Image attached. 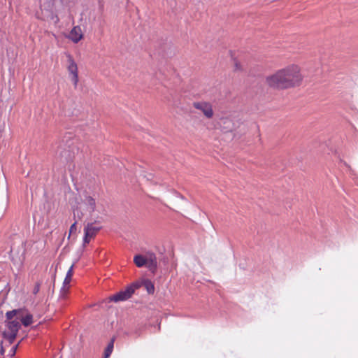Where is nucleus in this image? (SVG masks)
Masks as SVG:
<instances>
[{
  "mask_svg": "<svg viewBox=\"0 0 358 358\" xmlns=\"http://www.w3.org/2000/svg\"><path fill=\"white\" fill-rule=\"evenodd\" d=\"M301 79L299 67L293 65L267 77L266 82L271 87L287 89L299 85Z\"/></svg>",
  "mask_w": 358,
  "mask_h": 358,
  "instance_id": "obj_1",
  "label": "nucleus"
},
{
  "mask_svg": "<svg viewBox=\"0 0 358 358\" xmlns=\"http://www.w3.org/2000/svg\"><path fill=\"white\" fill-rule=\"evenodd\" d=\"M4 324L8 331H3L2 332V337L6 339L10 344H12L14 343L18 331L21 328L20 317H15L13 320H5Z\"/></svg>",
  "mask_w": 358,
  "mask_h": 358,
  "instance_id": "obj_2",
  "label": "nucleus"
},
{
  "mask_svg": "<svg viewBox=\"0 0 358 358\" xmlns=\"http://www.w3.org/2000/svg\"><path fill=\"white\" fill-rule=\"evenodd\" d=\"M138 287H140V285L138 283H132L127 286L124 289L120 290L110 296L109 299L110 301L115 303L127 301L131 297L135 290Z\"/></svg>",
  "mask_w": 358,
  "mask_h": 358,
  "instance_id": "obj_3",
  "label": "nucleus"
},
{
  "mask_svg": "<svg viewBox=\"0 0 358 358\" xmlns=\"http://www.w3.org/2000/svg\"><path fill=\"white\" fill-rule=\"evenodd\" d=\"M101 229V226H94V223H88L84 229V237L83 246L89 243L90 238L96 235V234Z\"/></svg>",
  "mask_w": 358,
  "mask_h": 358,
  "instance_id": "obj_4",
  "label": "nucleus"
},
{
  "mask_svg": "<svg viewBox=\"0 0 358 358\" xmlns=\"http://www.w3.org/2000/svg\"><path fill=\"white\" fill-rule=\"evenodd\" d=\"M193 106L195 108L203 112L208 118H211L213 115L212 106L207 102H194Z\"/></svg>",
  "mask_w": 358,
  "mask_h": 358,
  "instance_id": "obj_5",
  "label": "nucleus"
},
{
  "mask_svg": "<svg viewBox=\"0 0 358 358\" xmlns=\"http://www.w3.org/2000/svg\"><path fill=\"white\" fill-rule=\"evenodd\" d=\"M69 66L68 71L72 75V81L75 86L77 85L78 82V66L73 57L71 55L68 56Z\"/></svg>",
  "mask_w": 358,
  "mask_h": 358,
  "instance_id": "obj_6",
  "label": "nucleus"
},
{
  "mask_svg": "<svg viewBox=\"0 0 358 358\" xmlns=\"http://www.w3.org/2000/svg\"><path fill=\"white\" fill-rule=\"evenodd\" d=\"M74 264H75L73 263L71 266V267L69 268V269L68 270V271L66 274V277L63 282V286L60 290V295H59L60 299H65V297H66V293L67 292V291L69 289L68 287L66 288V285H69L71 281Z\"/></svg>",
  "mask_w": 358,
  "mask_h": 358,
  "instance_id": "obj_7",
  "label": "nucleus"
},
{
  "mask_svg": "<svg viewBox=\"0 0 358 358\" xmlns=\"http://www.w3.org/2000/svg\"><path fill=\"white\" fill-rule=\"evenodd\" d=\"M83 38L81 29L79 26L74 27L69 33V38L73 43H78Z\"/></svg>",
  "mask_w": 358,
  "mask_h": 358,
  "instance_id": "obj_8",
  "label": "nucleus"
},
{
  "mask_svg": "<svg viewBox=\"0 0 358 358\" xmlns=\"http://www.w3.org/2000/svg\"><path fill=\"white\" fill-rule=\"evenodd\" d=\"M145 266L152 273H155L156 271L157 268V260L156 255L154 253H150L148 255Z\"/></svg>",
  "mask_w": 358,
  "mask_h": 358,
  "instance_id": "obj_9",
  "label": "nucleus"
},
{
  "mask_svg": "<svg viewBox=\"0 0 358 358\" xmlns=\"http://www.w3.org/2000/svg\"><path fill=\"white\" fill-rule=\"evenodd\" d=\"M83 203L87 206V210L92 213L96 209V201L95 199L90 195H86L83 200Z\"/></svg>",
  "mask_w": 358,
  "mask_h": 358,
  "instance_id": "obj_10",
  "label": "nucleus"
},
{
  "mask_svg": "<svg viewBox=\"0 0 358 358\" xmlns=\"http://www.w3.org/2000/svg\"><path fill=\"white\" fill-rule=\"evenodd\" d=\"M134 262L137 267L141 268L145 266L147 263V258L140 254L136 255L134 257Z\"/></svg>",
  "mask_w": 358,
  "mask_h": 358,
  "instance_id": "obj_11",
  "label": "nucleus"
},
{
  "mask_svg": "<svg viewBox=\"0 0 358 358\" xmlns=\"http://www.w3.org/2000/svg\"><path fill=\"white\" fill-rule=\"evenodd\" d=\"M20 321L24 327H29L33 323V315L31 313L27 314L25 316L20 315Z\"/></svg>",
  "mask_w": 358,
  "mask_h": 358,
  "instance_id": "obj_12",
  "label": "nucleus"
},
{
  "mask_svg": "<svg viewBox=\"0 0 358 358\" xmlns=\"http://www.w3.org/2000/svg\"><path fill=\"white\" fill-rule=\"evenodd\" d=\"M22 313L21 309H13L12 310L8 311L6 313V320H13L14 317H20V313Z\"/></svg>",
  "mask_w": 358,
  "mask_h": 358,
  "instance_id": "obj_13",
  "label": "nucleus"
},
{
  "mask_svg": "<svg viewBox=\"0 0 358 358\" xmlns=\"http://www.w3.org/2000/svg\"><path fill=\"white\" fill-rule=\"evenodd\" d=\"M143 286L146 289L148 294H153L155 292V285L150 280L145 279L143 282Z\"/></svg>",
  "mask_w": 358,
  "mask_h": 358,
  "instance_id": "obj_14",
  "label": "nucleus"
},
{
  "mask_svg": "<svg viewBox=\"0 0 358 358\" xmlns=\"http://www.w3.org/2000/svg\"><path fill=\"white\" fill-rule=\"evenodd\" d=\"M114 341H115V338H113L111 339V341L109 342V343L108 344V345L104 351L103 358H108L110 356V355L113 352V348H114Z\"/></svg>",
  "mask_w": 358,
  "mask_h": 358,
  "instance_id": "obj_15",
  "label": "nucleus"
},
{
  "mask_svg": "<svg viewBox=\"0 0 358 358\" xmlns=\"http://www.w3.org/2000/svg\"><path fill=\"white\" fill-rule=\"evenodd\" d=\"M76 224H77V221H75L72 224L71 226L70 227V229H69V236H68V238H69L71 237V235L72 234H74L76 232V230H77V228H76Z\"/></svg>",
  "mask_w": 358,
  "mask_h": 358,
  "instance_id": "obj_16",
  "label": "nucleus"
},
{
  "mask_svg": "<svg viewBox=\"0 0 358 358\" xmlns=\"http://www.w3.org/2000/svg\"><path fill=\"white\" fill-rule=\"evenodd\" d=\"M18 345L19 343H17V345H14L13 347H12V348L10 349V352H9V355L10 357H13L16 354V350L17 349V347H18Z\"/></svg>",
  "mask_w": 358,
  "mask_h": 358,
  "instance_id": "obj_17",
  "label": "nucleus"
},
{
  "mask_svg": "<svg viewBox=\"0 0 358 358\" xmlns=\"http://www.w3.org/2000/svg\"><path fill=\"white\" fill-rule=\"evenodd\" d=\"M40 290V284L36 283L33 289V294H36Z\"/></svg>",
  "mask_w": 358,
  "mask_h": 358,
  "instance_id": "obj_18",
  "label": "nucleus"
},
{
  "mask_svg": "<svg viewBox=\"0 0 358 358\" xmlns=\"http://www.w3.org/2000/svg\"><path fill=\"white\" fill-rule=\"evenodd\" d=\"M59 1L65 7H69L70 6V1L69 0H59Z\"/></svg>",
  "mask_w": 358,
  "mask_h": 358,
  "instance_id": "obj_19",
  "label": "nucleus"
},
{
  "mask_svg": "<svg viewBox=\"0 0 358 358\" xmlns=\"http://www.w3.org/2000/svg\"><path fill=\"white\" fill-rule=\"evenodd\" d=\"M144 177L146 178V179L148 180H152L154 176L152 175V173H150L145 175Z\"/></svg>",
  "mask_w": 358,
  "mask_h": 358,
  "instance_id": "obj_20",
  "label": "nucleus"
},
{
  "mask_svg": "<svg viewBox=\"0 0 358 358\" xmlns=\"http://www.w3.org/2000/svg\"><path fill=\"white\" fill-rule=\"evenodd\" d=\"M0 354L1 355H3L5 354V349L3 346V341H1L0 344Z\"/></svg>",
  "mask_w": 358,
  "mask_h": 358,
  "instance_id": "obj_21",
  "label": "nucleus"
},
{
  "mask_svg": "<svg viewBox=\"0 0 358 358\" xmlns=\"http://www.w3.org/2000/svg\"><path fill=\"white\" fill-rule=\"evenodd\" d=\"M235 69H236V70L241 69L240 64H238L237 62H235Z\"/></svg>",
  "mask_w": 358,
  "mask_h": 358,
  "instance_id": "obj_22",
  "label": "nucleus"
},
{
  "mask_svg": "<svg viewBox=\"0 0 358 358\" xmlns=\"http://www.w3.org/2000/svg\"><path fill=\"white\" fill-rule=\"evenodd\" d=\"M61 146L58 147V150H57V152H59V155L61 156H63V151L60 150V149H62V148H60Z\"/></svg>",
  "mask_w": 358,
  "mask_h": 358,
  "instance_id": "obj_23",
  "label": "nucleus"
},
{
  "mask_svg": "<svg viewBox=\"0 0 358 358\" xmlns=\"http://www.w3.org/2000/svg\"><path fill=\"white\" fill-rule=\"evenodd\" d=\"M77 214H78V216L79 217V218H80L81 216H83V213L79 211L78 210H77Z\"/></svg>",
  "mask_w": 358,
  "mask_h": 358,
  "instance_id": "obj_24",
  "label": "nucleus"
},
{
  "mask_svg": "<svg viewBox=\"0 0 358 358\" xmlns=\"http://www.w3.org/2000/svg\"><path fill=\"white\" fill-rule=\"evenodd\" d=\"M176 196H178V197L181 198L182 199H185V198H184V196H183L182 195H181L180 193L176 192Z\"/></svg>",
  "mask_w": 358,
  "mask_h": 358,
  "instance_id": "obj_25",
  "label": "nucleus"
},
{
  "mask_svg": "<svg viewBox=\"0 0 358 358\" xmlns=\"http://www.w3.org/2000/svg\"><path fill=\"white\" fill-rule=\"evenodd\" d=\"M20 261L21 262H22V261H24V257L22 259H20Z\"/></svg>",
  "mask_w": 358,
  "mask_h": 358,
  "instance_id": "obj_26",
  "label": "nucleus"
}]
</instances>
